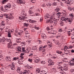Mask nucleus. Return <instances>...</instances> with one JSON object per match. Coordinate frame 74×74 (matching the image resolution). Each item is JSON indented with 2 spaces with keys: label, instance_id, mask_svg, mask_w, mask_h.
<instances>
[{
  "label": "nucleus",
  "instance_id": "nucleus-1",
  "mask_svg": "<svg viewBox=\"0 0 74 74\" xmlns=\"http://www.w3.org/2000/svg\"><path fill=\"white\" fill-rule=\"evenodd\" d=\"M45 18L46 19L48 20L49 22L50 23H52L54 25H57V20H55V18L54 17L51 16L48 14H46L45 16Z\"/></svg>",
  "mask_w": 74,
  "mask_h": 74
},
{
  "label": "nucleus",
  "instance_id": "nucleus-2",
  "mask_svg": "<svg viewBox=\"0 0 74 74\" xmlns=\"http://www.w3.org/2000/svg\"><path fill=\"white\" fill-rule=\"evenodd\" d=\"M73 18H67L65 16H62L61 18V20L63 21H66V20L69 22H71V23L73 21Z\"/></svg>",
  "mask_w": 74,
  "mask_h": 74
},
{
  "label": "nucleus",
  "instance_id": "nucleus-3",
  "mask_svg": "<svg viewBox=\"0 0 74 74\" xmlns=\"http://www.w3.org/2000/svg\"><path fill=\"white\" fill-rule=\"evenodd\" d=\"M26 15L25 14H22V16L21 17V19H22L23 21H27V22L29 21H30V19L29 20L28 19V18L27 17H25V16H26Z\"/></svg>",
  "mask_w": 74,
  "mask_h": 74
},
{
  "label": "nucleus",
  "instance_id": "nucleus-4",
  "mask_svg": "<svg viewBox=\"0 0 74 74\" xmlns=\"http://www.w3.org/2000/svg\"><path fill=\"white\" fill-rule=\"evenodd\" d=\"M4 15L6 18H8V19H14V17L12 16V15L11 14H9V15L4 14Z\"/></svg>",
  "mask_w": 74,
  "mask_h": 74
},
{
  "label": "nucleus",
  "instance_id": "nucleus-5",
  "mask_svg": "<svg viewBox=\"0 0 74 74\" xmlns=\"http://www.w3.org/2000/svg\"><path fill=\"white\" fill-rule=\"evenodd\" d=\"M68 49V47L67 46H65L64 48V53L66 55H68L70 53V51Z\"/></svg>",
  "mask_w": 74,
  "mask_h": 74
},
{
  "label": "nucleus",
  "instance_id": "nucleus-6",
  "mask_svg": "<svg viewBox=\"0 0 74 74\" xmlns=\"http://www.w3.org/2000/svg\"><path fill=\"white\" fill-rule=\"evenodd\" d=\"M11 7V5H7L4 6V8L6 10H9L10 8Z\"/></svg>",
  "mask_w": 74,
  "mask_h": 74
},
{
  "label": "nucleus",
  "instance_id": "nucleus-7",
  "mask_svg": "<svg viewBox=\"0 0 74 74\" xmlns=\"http://www.w3.org/2000/svg\"><path fill=\"white\" fill-rule=\"evenodd\" d=\"M69 64L70 66H74V58L72 59L70 62H69Z\"/></svg>",
  "mask_w": 74,
  "mask_h": 74
},
{
  "label": "nucleus",
  "instance_id": "nucleus-8",
  "mask_svg": "<svg viewBox=\"0 0 74 74\" xmlns=\"http://www.w3.org/2000/svg\"><path fill=\"white\" fill-rule=\"evenodd\" d=\"M41 37L43 38V40L44 41H45L47 38H46V35L44 34H41Z\"/></svg>",
  "mask_w": 74,
  "mask_h": 74
},
{
  "label": "nucleus",
  "instance_id": "nucleus-9",
  "mask_svg": "<svg viewBox=\"0 0 74 74\" xmlns=\"http://www.w3.org/2000/svg\"><path fill=\"white\" fill-rule=\"evenodd\" d=\"M58 71L60 73H61L62 71H63V68L62 67V66H60V67L58 66Z\"/></svg>",
  "mask_w": 74,
  "mask_h": 74
},
{
  "label": "nucleus",
  "instance_id": "nucleus-10",
  "mask_svg": "<svg viewBox=\"0 0 74 74\" xmlns=\"http://www.w3.org/2000/svg\"><path fill=\"white\" fill-rule=\"evenodd\" d=\"M40 14L39 13H38L37 16L38 17V19H39L40 22H42L43 20V18L41 16L39 15Z\"/></svg>",
  "mask_w": 74,
  "mask_h": 74
},
{
  "label": "nucleus",
  "instance_id": "nucleus-11",
  "mask_svg": "<svg viewBox=\"0 0 74 74\" xmlns=\"http://www.w3.org/2000/svg\"><path fill=\"white\" fill-rule=\"evenodd\" d=\"M63 71H67L68 70V66L65 65L64 66V67L62 68Z\"/></svg>",
  "mask_w": 74,
  "mask_h": 74
},
{
  "label": "nucleus",
  "instance_id": "nucleus-12",
  "mask_svg": "<svg viewBox=\"0 0 74 74\" xmlns=\"http://www.w3.org/2000/svg\"><path fill=\"white\" fill-rule=\"evenodd\" d=\"M37 62L39 63H41L42 64H45V61H41L40 60V58H38Z\"/></svg>",
  "mask_w": 74,
  "mask_h": 74
},
{
  "label": "nucleus",
  "instance_id": "nucleus-13",
  "mask_svg": "<svg viewBox=\"0 0 74 74\" xmlns=\"http://www.w3.org/2000/svg\"><path fill=\"white\" fill-rule=\"evenodd\" d=\"M18 3H20V4H25V2L23 1L22 0H18Z\"/></svg>",
  "mask_w": 74,
  "mask_h": 74
},
{
  "label": "nucleus",
  "instance_id": "nucleus-14",
  "mask_svg": "<svg viewBox=\"0 0 74 74\" xmlns=\"http://www.w3.org/2000/svg\"><path fill=\"white\" fill-rule=\"evenodd\" d=\"M1 42L3 44H4L5 43V38L3 37L1 39Z\"/></svg>",
  "mask_w": 74,
  "mask_h": 74
},
{
  "label": "nucleus",
  "instance_id": "nucleus-15",
  "mask_svg": "<svg viewBox=\"0 0 74 74\" xmlns=\"http://www.w3.org/2000/svg\"><path fill=\"white\" fill-rule=\"evenodd\" d=\"M34 9V7H32L30 8L29 9V13H30L31 12H33V11Z\"/></svg>",
  "mask_w": 74,
  "mask_h": 74
},
{
  "label": "nucleus",
  "instance_id": "nucleus-16",
  "mask_svg": "<svg viewBox=\"0 0 74 74\" xmlns=\"http://www.w3.org/2000/svg\"><path fill=\"white\" fill-rule=\"evenodd\" d=\"M21 49H22V48H21V47H18L17 48V51L18 52H22V50H21Z\"/></svg>",
  "mask_w": 74,
  "mask_h": 74
},
{
  "label": "nucleus",
  "instance_id": "nucleus-17",
  "mask_svg": "<svg viewBox=\"0 0 74 74\" xmlns=\"http://www.w3.org/2000/svg\"><path fill=\"white\" fill-rule=\"evenodd\" d=\"M11 32V30L10 29H8V37H11V33H10Z\"/></svg>",
  "mask_w": 74,
  "mask_h": 74
},
{
  "label": "nucleus",
  "instance_id": "nucleus-18",
  "mask_svg": "<svg viewBox=\"0 0 74 74\" xmlns=\"http://www.w3.org/2000/svg\"><path fill=\"white\" fill-rule=\"evenodd\" d=\"M68 10H69V11H71L72 12L74 11V8H71L70 7H69L68 8Z\"/></svg>",
  "mask_w": 74,
  "mask_h": 74
},
{
  "label": "nucleus",
  "instance_id": "nucleus-19",
  "mask_svg": "<svg viewBox=\"0 0 74 74\" xmlns=\"http://www.w3.org/2000/svg\"><path fill=\"white\" fill-rule=\"evenodd\" d=\"M6 60L8 62H10L11 60V58L9 56L6 57Z\"/></svg>",
  "mask_w": 74,
  "mask_h": 74
},
{
  "label": "nucleus",
  "instance_id": "nucleus-20",
  "mask_svg": "<svg viewBox=\"0 0 74 74\" xmlns=\"http://www.w3.org/2000/svg\"><path fill=\"white\" fill-rule=\"evenodd\" d=\"M10 69H11V70H14L15 69V65H14V64H12L11 66Z\"/></svg>",
  "mask_w": 74,
  "mask_h": 74
},
{
  "label": "nucleus",
  "instance_id": "nucleus-21",
  "mask_svg": "<svg viewBox=\"0 0 74 74\" xmlns=\"http://www.w3.org/2000/svg\"><path fill=\"white\" fill-rule=\"evenodd\" d=\"M29 22L32 23H35V22H36L37 21H36L33 20H32L30 19L29 21Z\"/></svg>",
  "mask_w": 74,
  "mask_h": 74
},
{
  "label": "nucleus",
  "instance_id": "nucleus-22",
  "mask_svg": "<svg viewBox=\"0 0 74 74\" xmlns=\"http://www.w3.org/2000/svg\"><path fill=\"white\" fill-rule=\"evenodd\" d=\"M26 34L25 37L27 38H29V37H30V34L26 32Z\"/></svg>",
  "mask_w": 74,
  "mask_h": 74
},
{
  "label": "nucleus",
  "instance_id": "nucleus-23",
  "mask_svg": "<svg viewBox=\"0 0 74 74\" xmlns=\"http://www.w3.org/2000/svg\"><path fill=\"white\" fill-rule=\"evenodd\" d=\"M55 11L56 12H58L60 11V8H57L55 10Z\"/></svg>",
  "mask_w": 74,
  "mask_h": 74
},
{
  "label": "nucleus",
  "instance_id": "nucleus-24",
  "mask_svg": "<svg viewBox=\"0 0 74 74\" xmlns=\"http://www.w3.org/2000/svg\"><path fill=\"white\" fill-rule=\"evenodd\" d=\"M31 50V49L30 48H28L27 49H26L25 51V52L26 53H29V51Z\"/></svg>",
  "mask_w": 74,
  "mask_h": 74
},
{
  "label": "nucleus",
  "instance_id": "nucleus-25",
  "mask_svg": "<svg viewBox=\"0 0 74 74\" xmlns=\"http://www.w3.org/2000/svg\"><path fill=\"white\" fill-rule=\"evenodd\" d=\"M56 32L55 31H53L50 32L51 34H56Z\"/></svg>",
  "mask_w": 74,
  "mask_h": 74
},
{
  "label": "nucleus",
  "instance_id": "nucleus-26",
  "mask_svg": "<svg viewBox=\"0 0 74 74\" xmlns=\"http://www.w3.org/2000/svg\"><path fill=\"white\" fill-rule=\"evenodd\" d=\"M40 73L41 74H47V72L45 71H41L40 72Z\"/></svg>",
  "mask_w": 74,
  "mask_h": 74
},
{
  "label": "nucleus",
  "instance_id": "nucleus-27",
  "mask_svg": "<svg viewBox=\"0 0 74 74\" xmlns=\"http://www.w3.org/2000/svg\"><path fill=\"white\" fill-rule=\"evenodd\" d=\"M21 41H17L16 42V43H14L13 44V46L14 45H17L18 44V43H20V42H21Z\"/></svg>",
  "mask_w": 74,
  "mask_h": 74
},
{
  "label": "nucleus",
  "instance_id": "nucleus-28",
  "mask_svg": "<svg viewBox=\"0 0 74 74\" xmlns=\"http://www.w3.org/2000/svg\"><path fill=\"white\" fill-rule=\"evenodd\" d=\"M23 33V31L22 30H21L20 32L18 33V34L19 35V36H21V34H22V33Z\"/></svg>",
  "mask_w": 74,
  "mask_h": 74
},
{
  "label": "nucleus",
  "instance_id": "nucleus-29",
  "mask_svg": "<svg viewBox=\"0 0 74 74\" xmlns=\"http://www.w3.org/2000/svg\"><path fill=\"white\" fill-rule=\"evenodd\" d=\"M23 25L24 26H25V27H27L29 26V24L26 23H24Z\"/></svg>",
  "mask_w": 74,
  "mask_h": 74
},
{
  "label": "nucleus",
  "instance_id": "nucleus-30",
  "mask_svg": "<svg viewBox=\"0 0 74 74\" xmlns=\"http://www.w3.org/2000/svg\"><path fill=\"white\" fill-rule=\"evenodd\" d=\"M8 0H3L2 2V4H4L5 3V2H7L8 1Z\"/></svg>",
  "mask_w": 74,
  "mask_h": 74
},
{
  "label": "nucleus",
  "instance_id": "nucleus-31",
  "mask_svg": "<svg viewBox=\"0 0 74 74\" xmlns=\"http://www.w3.org/2000/svg\"><path fill=\"white\" fill-rule=\"evenodd\" d=\"M29 13L30 14V15H31V16H33L34 14V13L32 12H31V13Z\"/></svg>",
  "mask_w": 74,
  "mask_h": 74
},
{
  "label": "nucleus",
  "instance_id": "nucleus-32",
  "mask_svg": "<svg viewBox=\"0 0 74 74\" xmlns=\"http://www.w3.org/2000/svg\"><path fill=\"white\" fill-rule=\"evenodd\" d=\"M29 2H32V3H35L36 1H35V0H29Z\"/></svg>",
  "mask_w": 74,
  "mask_h": 74
},
{
  "label": "nucleus",
  "instance_id": "nucleus-33",
  "mask_svg": "<svg viewBox=\"0 0 74 74\" xmlns=\"http://www.w3.org/2000/svg\"><path fill=\"white\" fill-rule=\"evenodd\" d=\"M63 32V30H62V29H60L58 30V32H59V33H60V32Z\"/></svg>",
  "mask_w": 74,
  "mask_h": 74
},
{
  "label": "nucleus",
  "instance_id": "nucleus-34",
  "mask_svg": "<svg viewBox=\"0 0 74 74\" xmlns=\"http://www.w3.org/2000/svg\"><path fill=\"white\" fill-rule=\"evenodd\" d=\"M69 15L70 16H71V17H72V18H73L74 17V14L72 13L70 14H69Z\"/></svg>",
  "mask_w": 74,
  "mask_h": 74
},
{
  "label": "nucleus",
  "instance_id": "nucleus-35",
  "mask_svg": "<svg viewBox=\"0 0 74 74\" xmlns=\"http://www.w3.org/2000/svg\"><path fill=\"white\" fill-rule=\"evenodd\" d=\"M19 59V58L17 57H14V58L13 60H17V59Z\"/></svg>",
  "mask_w": 74,
  "mask_h": 74
},
{
  "label": "nucleus",
  "instance_id": "nucleus-36",
  "mask_svg": "<svg viewBox=\"0 0 74 74\" xmlns=\"http://www.w3.org/2000/svg\"><path fill=\"white\" fill-rule=\"evenodd\" d=\"M37 41H38V43L39 44H41L42 43V42H41V41L40 40H38Z\"/></svg>",
  "mask_w": 74,
  "mask_h": 74
},
{
  "label": "nucleus",
  "instance_id": "nucleus-37",
  "mask_svg": "<svg viewBox=\"0 0 74 74\" xmlns=\"http://www.w3.org/2000/svg\"><path fill=\"white\" fill-rule=\"evenodd\" d=\"M55 2L56 3H59V1H60V0H54Z\"/></svg>",
  "mask_w": 74,
  "mask_h": 74
},
{
  "label": "nucleus",
  "instance_id": "nucleus-38",
  "mask_svg": "<svg viewBox=\"0 0 74 74\" xmlns=\"http://www.w3.org/2000/svg\"><path fill=\"white\" fill-rule=\"evenodd\" d=\"M10 39H5V41H7V42H10Z\"/></svg>",
  "mask_w": 74,
  "mask_h": 74
},
{
  "label": "nucleus",
  "instance_id": "nucleus-39",
  "mask_svg": "<svg viewBox=\"0 0 74 74\" xmlns=\"http://www.w3.org/2000/svg\"><path fill=\"white\" fill-rule=\"evenodd\" d=\"M64 60L66 62H68V58H64Z\"/></svg>",
  "mask_w": 74,
  "mask_h": 74
},
{
  "label": "nucleus",
  "instance_id": "nucleus-40",
  "mask_svg": "<svg viewBox=\"0 0 74 74\" xmlns=\"http://www.w3.org/2000/svg\"><path fill=\"white\" fill-rule=\"evenodd\" d=\"M52 60H48V62L49 63V64H50L52 62Z\"/></svg>",
  "mask_w": 74,
  "mask_h": 74
},
{
  "label": "nucleus",
  "instance_id": "nucleus-41",
  "mask_svg": "<svg viewBox=\"0 0 74 74\" xmlns=\"http://www.w3.org/2000/svg\"><path fill=\"white\" fill-rule=\"evenodd\" d=\"M60 15H61V13H60V12H58L57 13V16H60Z\"/></svg>",
  "mask_w": 74,
  "mask_h": 74
},
{
  "label": "nucleus",
  "instance_id": "nucleus-42",
  "mask_svg": "<svg viewBox=\"0 0 74 74\" xmlns=\"http://www.w3.org/2000/svg\"><path fill=\"white\" fill-rule=\"evenodd\" d=\"M43 49V48H42V46L41 47H40V48L39 49V51H42V49Z\"/></svg>",
  "mask_w": 74,
  "mask_h": 74
},
{
  "label": "nucleus",
  "instance_id": "nucleus-43",
  "mask_svg": "<svg viewBox=\"0 0 74 74\" xmlns=\"http://www.w3.org/2000/svg\"><path fill=\"white\" fill-rule=\"evenodd\" d=\"M28 61L30 62H32L33 60H32V59H30V58H29L28 59Z\"/></svg>",
  "mask_w": 74,
  "mask_h": 74
},
{
  "label": "nucleus",
  "instance_id": "nucleus-44",
  "mask_svg": "<svg viewBox=\"0 0 74 74\" xmlns=\"http://www.w3.org/2000/svg\"><path fill=\"white\" fill-rule=\"evenodd\" d=\"M20 71V68H18V69H17V73H19V71Z\"/></svg>",
  "mask_w": 74,
  "mask_h": 74
},
{
  "label": "nucleus",
  "instance_id": "nucleus-45",
  "mask_svg": "<svg viewBox=\"0 0 74 74\" xmlns=\"http://www.w3.org/2000/svg\"><path fill=\"white\" fill-rule=\"evenodd\" d=\"M71 72H72L73 73H74L73 74H74V69H72L71 70Z\"/></svg>",
  "mask_w": 74,
  "mask_h": 74
},
{
  "label": "nucleus",
  "instance_id": "nucleus-46",
  "mask_svg": "<svg viewBox=\"0 0 74 74\" xmlns=\"http://www.w3.org/2000/svg\"><path fill=\"white\" fill-rule=\"evenodd\" d=\"M14 45H11L10 48H11V49L14 48Z\"/></svg>",
  "mask_w": 74,
  "mask_h": 74
},
{
  "label": "nucleus",
  "instance_id": "nucleus-47",
  "mask_svg": "<svg viewBox=\"0 0 74 74\" xmlns=\"http://www.w3.org/2000/svg\"><path fill=\"white\" fill-rule=\"evenodd\" d=\"M49 64L50 66H53V65L54 64V63L52 62L50 64Z\"/></svg>",
  "mask_w": 74,
  "mask_h": 74
},
{
  "label": "nucleus",
  "instance_id": "nucleus-48",
  "mask_svg": "<svg viewBox=\"0 0 74 74\" xmlns=\"http://www.w3.org/2000/svg\"><path fill=\"white\" fill-rule=\"evenodd\" d=\"M36 59L34 60V62L35 63H37V58H36Z\"/></svg>",
  "mask_w": 74,
  "mask_h": 74
},
{
  "label": "nucleus",
  "instance_id": "nucleus-49",
  "mask_svg": "<svg viewBox=\"0 0 74 74\" xmlns=\"http://www.w3.org/2000/svg\"><path fill=\"white\" fill-rule=\"evenodd\" d=\"M4 16V15L3 14H1V15L0 16V18H3V16Z\"/></svg>",
  "mask_w": 74,
  "mask_h": 74
},
{
  "label": "nucleus",
  "instance_id": "nucleus-50",
  "mask_svg": "<svg viewBox=\"0 0 74 74\" xmlns=\"http://www.w3.org/2000/svg\"><path fill=\"white\" fill-rule=\"evenodd\" d=\"M29 71V70H28V71L26 70V71L25 72V73H26V74H29V73H30V72H29V71Z\"/></svg>",
  "mask_w": 74,
  "mask_h": 74
},
{
  "label": "nucleus",
  "instance_id": "nucleus-51",
  "mask_svg": "<svg viewBox=\"0 0 74 74\" xmlns=\"http://www.w3.org/2000/svg\"><path fill=\"white\" fill-rule=\"evenodd\" d=\"M56 3H57L56 2H55L53 3V5H56Z\"/></svg>",
  "mask_w": 74,
  "mask_h": 74
},
{
  "label": "nucleus",
  "instance_id": "nucleus-52",
  "mask_svg": "<svg viewBox=\"0 0 74 74\" xmlns=\"http://www.w3.org/2000/svg\"><path fill=\"white\" fill-rule=\"evenodd\" d=\"M41 46L42 47L43 49H44L45 48H46V47H47L46 45H45L44 46V47H43L42 46Z\"/></svg>",
  "mask_w": 74,
  "mask_h": 74
},
{
  "label": "nucleus",
  "instance_id": "nucleus-53",
  "mask_svg": "<svg viewBox=\"0 0 74 74\" xmlns=\"http://www.w3.org/2000/svg\"><path fill=\"white\" fill-rule=\"evenodd\" d=\"M20 15H21V16L20 17H19V19H20V20H21L22 21H23V20H22V19H21V17L22 16V14H20Z\"/></svg>",
  "mask_w": 74,
  "mask_h": 74
},
{
  "label": "nucleus",
  "instance_id": "nucleus-54",
  "mask_svg": "<svg viewBox=\"0 0 74 74\" xmlns=\"http://www.w3.org/2000/svg\"><path fill=\"white\" fill-rule=\"evenodd\" d=\"M72 31H73L72 30H71V29H69L68 30V32H69V33H70V32H72Z\"/></svg>",
  "mask_w": 74,
  "mask_h": 74
},
{
  "label": "nucleus",
  "instance_id": "nucleus-55",
  "mask_svg": "<svg viewBox=\"0 0 74 74\" xmlns=\"http://www.w3.org/2000/svg\"><path fill=\"white\" fill-rule=\"evenodd\" d=\"M11 45H9L8 44V48H10V47H11Z\"/></svg>",
  "mask_w": 74,
  "mask_h": 74
},
{
  "label": "nucleus",
  "instance_id": "nucleus-56",
  "mask_svg": "<svg viewBox=\"0 0 74 74\" xmlns=\"http://www.w3.org/2000/svg\"><path fill=\"white\" fill-rule=\"evenodd\" d=\"M22 52H23V51H25V48L22 47Z\"/></svg>",
  "mask_w": 74,
  "mask_h": 74
},
{
  "label": "nucleus",
  "instance_id": "nucleus-57",
  "mask_svg": "<svg viewBox=\"0 0 74 74\" xmlns=\"http://www.w3.org/2000/svg\"><path fill=\"white\" fill-rule=\"evenodd\" d=\"M62 13H63V14H65V13H66V11L65 10H63L62 11Z\"/></svg>",
  "mask_w": 74,
  "mask_h": 74
},
{
  "label": "nucleus",
  "instance_id": "nucleus-58",
  "mask_svg": "<svg viewBox=\"0 0 74 74\" xmlns=\"http://www.w3.org/2000/svg\"><path fill=\"white\" fill-rule=\"evenodd\" d=\"M56 56H53L52 57V58H53V59H56Z\"/></svg>",
  "mask_w": 74,
  "mask_h": 74
},
{
  "label": "nucleus",
  "instance_id": "nucleus-59",
  "mask_svg": "<svg viewBox=\"0 0 74 74\" xmlns=\"http://www.w3.org/2000/svg\"><path fill=\"white\" fill-rule=\"evenodd\" d=\"M26 42H28V43H29V44H30V43L31 42V40H30V41L27 40V41H26Z\"/></svg>",
  "mask_w": 74,
  "mask_h": 74
},
{
  "label": "nucleus",
  "instance_id": "nucleus-60",
  "mask_svg": "<svg viewBox=\"0 0 74 74\" xmlns=\"http://www.w3.org/2000/svg\"><path fill=\"white\" fill-rule=\"evenodd\" d=\"M33 53H31L29 55V56H33Z\"/></svg>",
  "mask_w": 74,
  "mask_h": 74
},
{
  "label": "nucleus",
  "instance_id": "nucleus-61",
  "mask_svg": "<svg viewBox=\"0 0 74 74\" xmlns=\"http://www.w3.org/2000/svg\"><path fill=\"white\" fill-rule=\"evenodd\" d=\"M41 10V9L40 8L38 9V11L39 12H40Z\"/></svg>",
  "mask_w": 74,
  "mask_h": 74
},
{
  "label": "nucleus",
  "instance_id": "nucleus-62",
  "mask_svg": "<svg viewBox=\"0 0 74 74\" xmlns=\"http://www.w3.org/2000/svg\"><path fill=\"white\" fill-rule=\"evenodd\" d=\"M73 47L72 46H70L69 47H68V49H71L73 48Z\"/></svg>",
  "mask_w": 74,
  "mask_h": 74
},
{
  "label": "nucleus",
  "instance_id": "nucleus-63",
  "mask_svg": "<svg viewBox=\"0 0 74 74\" xmlns=\"http://www.w3.org/2000/svg\"><path fill=\"white\" fill-rule=\"evenodd\" d=\"M43 53H45V50L44 49L42 51Z\"/></svg>",
  "mask_w": 74,
  "mask_h": 74
},
{
  "label": "nucleus",
  "instance_id": "nucleus-64",
  "mask_svg": "<svg viewBox=\"0 0 74 74\" xmlns=\"http://www.w3.org/2000/svg\"><path fill=\"white\" fill-rule=\"evenodd\" d=\"M27 69H32V67H30V66H27Z\"/></svg>",
  "mask_w": 74,
  "mask_h": 74
}]
</instances>
